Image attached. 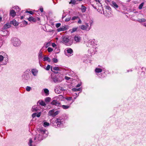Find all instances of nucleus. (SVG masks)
Segmentation results:
<instances>
[{
  "mask_svg": "<svg viewBox=\"0 0 146 146\" xmlns=\"http://www.w3.org/2000/svg\"><path fill=\"white\" fill-rule=\"evenodd\" d=\"M95 39L90 40H88L86 45L87 46L94 48L93 50L97 48V45L95 42Z\"/></svg>",
  "mask_w": 146,
  "mask_h": 146,
  "instance_id": "f257e3e1",
  "label": "nucleus"
},
{
  "mask_svg": "<svg viewBox=\"0 0 146 146\" xmlns=\"http://www.w3.org/2000/svg\"><path fill=\"white\" fill-rule=\"evenodd\" d=\"M12 43L13 45L15 46H19L21 44V41L17 38L15 37L12 38Z\"/></svg>",
  "mask_w": 146,
  "mask_h": 146,
  "instance_id": "f03ea898",
  "label": "nucleus"
},
{
  "mask_svg": "<svg viewBox=\"0 0 146 146\" xmlns=\"http://www.w3.org/2000/svg\"><path fill=\"white\" fill-rule=\"evenodd\" d=\"M64 119L61 118L56 119L55 121V123L56 124L57 126L60 127L62 126L64 122Z\"/></svg>",
  "mask_w": 146,
  "mask_h": 146,
  "instance_id": "7ed1b4c3",
  "label": "nucleus"
},
{
  "mask_svg": "<svg viewBox=\"0 0 146 146\" xmlns=\"http://www.w3.org/2000/svg\"><path fill=\"white\" fill-rule=\"evenodd\" d=\"M59 113V111H57L54 112V110L53 109L49 111L48 113V115L50 116L54 117L58 115Z\"/></svg>",
  "mask_w": 146,
  "mask_h": 146,
  "instance_id": "20e7f679",
  "label": "nucleus"
},
{
  "mask_svg": "<svg viewBox=\"0 0 146 146\" xmlns=\"http://www.w3.org/2000/svg\"><path fill=\"white\" fill-rule=\"evenodd\" d=\"M39 133L42 136L43 138L47 137L48 132L45 129H40L39 131Z\"/></svg>",
  "mask_w": 146,
  "mask_h": 146,
  "instance_id": "39448f33",
  "label": "nucleus"
},
{
  "mask_svg": "<svg viewBox=\"0 0 146 146\" xmlns=\"http://www.w3.org/2000/svg\"><path fill=\"white\" fill-rule=\"evenodd\" d=\"M81 29L82 30H86L87 31H89L91 29V26H90L88 23H86L85 25H82L81 26Z\"/></svg>",
  "mask_w": 146,
  "mask_h": 146,
  "instance_id": "423d86ee",
  "label": "nucleus"
},
{
  "mask_svg": "<svg viewBox=\"0 0 146 146\" xmlns=\"http://www.w3.org/2000/svg\"><path fill=\"white\" fill-rule=\"evenodd\" d=\"M63 42L65 45H69L70 44L69 43V39L68 36H64L62 37Z\"/></svg>",
  "mask_w": 146,
  "mask_h": 146,
  "instance_id": "0eeeda50",
  "label": "nucleus"
},
{
  "mask_svg": "<svg viewBox=\"0 0 146 146\" xmlns=\"http://www.w3.org/2000/svg\"><path fill=\"white\" fill-rule=\"evenodd\" d=\"M67 53L65 54L66 55L68 56H70L73 54V51L70 48H68L65 49Z\"/></svg>",
  "mask_w": 146,
  "mask_h": 146,
  "instance_id": "6e6552de",
  "label": "nucleus"
},
{
  "mask_svg": "<svg viewBox=\"0 0 146 146\" xmlns=\"http://www.w3.org/2000/svg\"><path fill=\"white\" fill-rule=\"evenodd\" d=\"M43 138L42 135L39 133L38 134H36L35 137L34 138V140L36 141H41L43 139Z\"/></svg>",
  "mask_w": 146,
  "mask_h": 146,
  "instance_id": "1a4fd4ad",
  "label": "nucleus"
},
{
  "mask_svg": "<svg viewBox=\"0 0 146 146\" xmlns=\"http://www.w3.org/2000/svg\"><path fill=\"white\" fill-rule=\"evenodd\" d=\"M51 104L52 105H55L56 106L60 104V103L57 100H54L51 102Z\"/></svg>",
  "mask_w": 146,
  "mask_h": 146,
  "instance_id": "9d476101",
  "label": "nucleus"
},
{
  "mask_svg": "<svg viewBox=\"0 0 146 146\" xmlns=\"http://www.w3.org/2000/svg\"><path fill=\"white\" fill-rule=\"evenodd\" d=\"M38 72V70L36 69H33L31 70V72L34 76L37 75Z\"/></svg>",
  "mask_w": 146,
  "mask_h": 146,
  "instance_id": "9b49d317",
  "label": "nucleus"
},
{
  "mask_svg": "<svg viewBox=\"0 0 146 146\" xmlns=\"http://www.w3.org/2000/svg\"><path fill=\"white\" fill-rule=\"evenodd\" d=\"M74 40L76 42H79L81 40V38L80 36H75L74 37Z\"/></svg>",
  "mask_w": 146,
  "mask_h": 146,
  "instance_id": "f8f14e48",
  "label": "nucleus"
},
{
  "mask_svg": "<svg viewBox=\"0 0 146 146\" xmlns=\"http://www.w3.org/2000/svg\"><path fill=\"white\" fill-rule=\"evenodd\" d=\"M38 106L37 105H35L33 106L32 108V111L33 112H35L37 111L38 109Z\"/></svg>",
  "mask_w": 146,
  "mask_h": 146,
  "instance_id": "ddd939ff",
  "label": "nucleus"
},
{
  "mask_svg": "<svg viewBox=\"0 0 146 146\" xmlns=\"http://www.w3.org/2000/svg\"><path fill=\"white\" fill-rule=\"evenodd\" d=\"M111 4L115 9L118 8V5L114 1H112Z\"/></svg>",
  "mask_w": 146,
  "mask_h": 146,
  "instance_id": "4468645a",
  "label": "nucleus"
},
{
  "mask_svg": "<svg viewBox=\"0 0 146 146\" xmlns=\"http://www.w3.org/2000/svg\"><path fill=\"white\" fill-rule=\"evenodd\" d=\"M16 15V12L14 10H12L10 11V15L11 16L13 17Z\"/></svg>",
  "mask_w": 146,
  "mask_h": 146,
  "instance_id": "2eb2a0df",
  "label": "nucleus"
},
{
  "mask_svg": "<svg viewBox=\"0 0 146 146\" xmlns=\"http://www.w3.org/2000/svg\"><path fill=\"white\" fill-rule=\"evenodd\" d=\"M10 23L11 24L15 26H17L18 25V23L15 20H13L12 21H11Z\"/></svg>",
  "mask_w": 146,
  "mask_h": 146,
  "instance_id": "dca6fc26",
  "label": "nucleus"
},
{
  "mask_svg": "<svg viewBox=\"0 0 146 146\" xmlns=\"http://www.w3.org/2000/svg\"><path fill=\"white\" fill-rule=\"evenodd\" d=\"M51 78L53 80V81L55 83L60 82V80H58V78L56 76L52 77Z\"/></svg>",
  "mask_w": 146,
  "mask_h": 146,
  "instance_id": "f3484780",
  "label": "nucleus"
},
{
  "mask_svg": "<svg viewBox=\"0 0 146 146\" xmlns=\"http://www.w3.org/2000/svg\"><path fill=\"white\" fill-rule=\"evenodd\" d=\"M28 20L30 21H32L34 22H35L37 21L36 19L34 18L33 17H30L28 18Z\"/></svg>",
  "mask_w": 146,
  "mask_h": 146,
  "instance_id": "a211bd4d",
  "label": "nucleus"
},
{
  "mask_svg": "<svg viewBox=\"0 0 146 146\" xmlns=\"http://www.w3.org/2000/svg\"><path fill=\"white\" fill-rule=\"evenodd\" d=\"M6 56L7 57V55L5 53L4 54L3 56L0 55V62H2L4 58H5Z\"/></svg>",
  "mask_w": 146,
  "mask_h": 146,
  "instance_id": "6ab92c4d",
  "label": "nucleus"
},
{
  "mask_svg": "<svg viewBox=\"0 0 146 146\" xmlns=\"http://www.w3.org/2000/svg\"><path fill=\"white\" fill-rule=\"evenodd\" d=\"M137 21L140 23L144 22L146 21V19L144 18L138 19Z\"/></svg>",
  "mask_w": 146,
  "mask_h": 146,
  "instance_id": "aec40b11",
  "label": "nucleus"
},
{
  "mask_svg": "<svg viewBox=\"0 0 146 146\" xmlns=\"http://www.w3.org/2000/svg\"><path fill=\"white\" fill-rule=\"evenodd\" d=\"M60 107L64 109H67L70 108V106L69 105H62L60 106Z\"/></svg>",
  "mask_w": 146,
  "mask_h": 146,
  "instance_id": "412c9836",
  "label": "nucleus"
},
{
  "mask_svg": "<svg viewBox=\"0 0 146 146\" xmlns=\"http://www.w3.org/2000/svg\"><path fill=\"white\" fill-rule=\"evenodd\" d=\"M10 23H7L4 25V27L5 29H7L11 27Z\"/></svg>",
  "mask_w": 146,
  "mask_h": 146,
  "instance_id": "4be33fe9",
  "label": "nucleus"
},
{
  "mask_svg": "<svg viewBox=\"0 0 146 146\" xmlns=\"http://www.w3.org/2000/svg\"><path fill=\"white\" fill-rule=\"evenodd\" d=\"M43 58L42 52L40 51L38 54V59L39 60H40Z\"/></svg>",
  "mask_w": 146,
  "mask_h": 146,
  "instance_id": "5701e85b",
  "label": "nucleus"
},
{
  "mask_svg": "<svg viewBox=\"0 0 146 146\" xmlns=\"http://www.w3.org/2000/svg\"><path fill=\"white\" fill-rule=\"evenodd\" d=\"M81 10L82 12L84 13L86 11V8L85 6H84L83 5H82Z\"/></svg>",
  "mask_w": 146,
  "mask_h": 146,
  "instance_id": "b1692460",
  "label": "nucleus"
},
{
  "mask_svg": "<svg viewBox=\"0 0 146 146\" xmlns=\"http://www.w3.org/2000/svg\"><path fill=\"white\" fill-rule=\"evenodd\" d=\"M95 71L96 73H98L101 72L102 71V69L97 68L95 69Z\"/></svg>",
  "mask_w": 146,
  "mask_h": 146,
  "instance_id": "393cba45",
  "label": "nucleus"
},
{
  "mask_svg": "<svg viewBox=\"0 0 146 146\" xmlns=\"http://www.w3.org/2000/svg\"><path fill=\"white\" fill-rule=\"evenodd\" d=\"M72 90L74 92L79 91H82V89L81 88H73L72 89Z\"/></svg>",
  "mask_w": 146,
  "mask_h": 146,
  "instance_id": "a878e982",
  "label": "nucleus"
},
{
  "mask_svg": "<svg viewBox=\"0 0 146 146\" xmlns=\"http://www.w3.org/2000/svg\"><path fill=\"white\" fill-rule=\"evenodd\" d=\"M33 143V142L32 141V139H30L29 140V146H35L34 145H33V144L32 143Z\"/></svg>",
  "mask_w": 146,
  "mask_h": 146,
  "instance_id": "bb28decb",
  "label": "nucleus"
},
{
  "mask_svg": "<svg viewBox=\"0 0 146 146\" xmlns=\"http://www.w3.org/2000/svg\"><path fill=\"white\" fill-rule=\"evenodd\" d=\"M88 58V56L87 55H85L83 57L82 59L84 62H85L87 60Z\"/></svg>",
  "mask_w": 146,
  "mask_h": 146,
  "instance_id": "cd10ccee",
  "label": "nucleus"
},
{
  "mask_svg": "<svg viewBox=\"0 0 146 146\" xmlns=\"http://www.w3.org/2000/svg\"><path fill=\"white\" fill-rule=\"evenodd\" d=\"M78 29V27H74L72 28L71 31V33H72L76 31Z\"/></svg>",
  "mask_w": 146,
  "mask_h": 146,
  "instance_id": "c85d7f7f",
  "label": "nucleus"
},
{
  "mask_svg": "<svg viewBox=\"0 0 146 146\" xmlns=\"http://www.w3.org/2000/svg\"><path fill=\"white\" fill-rule=\"evenodd\" d=\"M44 92L46 94V96H48L49 94V91L47 89L45 88L44 89Z\"/></svg>",
  "mask_w": 146,
  "mask_h": 146,
  "instance_id": "c756f323",
  "label": "nucleus"
},
{
  "mask_svg": "<svg viewBox=\"0 0 146 146\" xmlns=\"http://www.w3.org/2000/svg\"><path fill=\"white\" fill-rule=\"evenodd\" d=\"M50 100L51 98H50L46 97L45 99V101L46 103H48L50 102Z\"/></svg>",
  "mask_w": 146,
  "mask_h": 146,
  "instance_id": "7c9ffc66",
  "label": "nucleus"
},
{
  "mask_svg": "<svg viewBox=\"0 0 146 146\" xmlns=\"http://www.w3.org/2000/svg\"><path fill=\"white\" fill-rule=\"evenodd\" d=\"M50 123H48L45 122L44 123L43 125L45 127H46L49 125Z\"/></svg>",
  "mask_w": 146,
  "mask_h": 146,
  "instance_id": "2f4dec72",
  "label": "nucleus"
},
{
  "mask_svg": "<svg viewBox=\"0 0 146 146\" xmlns=\"http://www.w3.org/2000/svg\"><path fill=\"white\" fill-rule=\"evenodd\" d=\"M144 3H142L139 5V8L140 9H142Z\"/></svg>",
  "mask_w": 146,
  "mask_h": 146,
  "instance_id": "473e14b6",
  "label": "nucleus"
},
{
  "mask_svg": "<svg viewBox=\"0 0 146 146\" xmlns=\"http://www.w3.org/2000/svg\"><path fill=\"white\" fill-rule=\"evenodd\" d=\"M65 29L64 28H60L57 29V31L58 32H60L61 31H64Z\"/></svg>",
  "mask_w": 146,
  "mask_h": 146,
  "instance_id": "72a5a7b5",
  "label": "nucleus"
},
{
  "mask_svg": "<svg viewBox=\"0 0 146 146\" xmlns=\"http://www.w3.org/2000/svg\"><path fill=\"white\" fill-rule=\"evenodd\" d=\"M14 9H15L16 10L18 11H19L20 10V9L19 7L17 6H15L13 7Z\"/></svg>",
  "mask_w": 146,
  "mask_h": 146,
  "instance_id": "f704fd0d",
  "label": "nucleus"
},
{
  "mask_svg": "<svg viewBox=\"0 0 146 146\" xmlns=\"http://www.w3.org/2000/svg\"><path fill=\"white\" fill-rule=\"evenodd\" d=\"M40 104L41 105L43 106H45L46 105L45 103L43 101H41L40 102Z\"/></svg>",
  "mask_w": 146,
  "mask_h": 146,
  "instance_id": "c9c22d12",
  "label": "nucleus"
},
{
  "mask_svg": "<svg viewBox=\"0 0 146 146\" xmlns=\"http://www.w3.org/2000/svg\"><path fill=\"white\" fill-rule=\"evenodd\" d=\"M31 88L30 87L27 86L26 87V90L28 92L30 91L31 90Z\"/></svg>",
  "mask_w": 146,
  "mask_h": 146,
  "instance_id": "e433bc0d",
  "label": "nucleus"
},
{
  "mask_svg": "<svg viewBox=\"0 0 146 146\" xmlns=\"http://www.w3.org/2000/svg\"><path fill=\"white\" fill-rule=\"evenodd\" d=\"M53 49L51 47H48L47 49L48 51V52H50L53 51Z\"/></svg>",
  "mask_w": 146,
  "mask_h": 146,
  "instance_id": "4c0bfd02",
  "label": "nucleus"
},
{
  "mask_svg": "<svg viewBox=\"0 0 146 146\" xmlns=\"http://www.w3.org/2000/svg\"><path fill=\"white\" fill-rule=\"evenodd\" d=\"M52 69L54 70H56V71H58V70H60L59 68L57 67H53L52 68Z\"/></svg>",
  "mask_w": 146,
  "mask_h": 146,
  "instance_id": "58836bf2",
  "label": "nucleus"
},
{
  "mask_svg": "<svg viewBox=\"0 0 146 146\" xmlns=\"http://www.w3.org/2000/svg\"><path fill=\"white\" fill-rule=\"evenodd\" d=\"M78 18V16H74L71 19L72 21Z\"/></svg>",
  "mask_w": 146,
  "mask_h": 146,
  "instance_id": "ea45409f",
  "label": "nucleus"
},
{
  "mask_svg": "<svg viewBox=\"0 0 146 146\" xmlns=\"http://www.w3.org/2000/svg\"><path fill=\"white\" fill-rule=\"evenodd\" d=\"M50 42H48L46 44H45V47L46 48H47L48 47V46H49L50 45Z\"/></svg>",
  "mask_w": 146,
  "mask_h": 146,
  "instance_id": "a19ab883",
  "label": "nucleus"
},
{
  "mask_svg": "<svg viewBox=\"0 0 146 146\" xmlns=\"http://www.w3.org/2000/svg\"><path fill=\"white\" fill-rule=\"evenodd\" d=\"M76 3V1L75 0H71L70 3H71L75 4Z\"/></svg>",
  "mask_w": 146,
  "mask_h": 146,
  "instance_id": "79ce46f5",
  "label": "nucleus"
},
{
  "mask_svg": "<svg viewBox=\"0 0 146 146\" xmlns=\"http://www.w3.org/2000/svg\"><path fill=\"white\" fill-rule=\"evenodd\" d=\"M50 68V66L49 65H48L46 67V68H45V69L46 70H49Z\"/></svg>",
  "mask_w": 146,
  "mask_h": 146,
  "instance_id": "37998d69",
  "label": "nucleus"
},
{
  "mask_svg": "<svg viewBox=\"0 0 146 146\" xmlns=\"http://www.w3.org/2000/svg\"><path fill=\"white\" fill-rule=\"evenodd\" d=\"M71 17H67L65 21L68 22L71 19Z\"/></svg>",
  "mask_w": 146,
  "mask_h": 146,
  "instance_id": "c03bdc74",
  "label": "nucleus"
},
{
  "mask_svg": "<svg viewBox=\"0 0 146 146\" xmlns=\"http://www.w3.org/2000/svg\"><path fill=\"white\" fill-rule=\"evenodd\" d=\"M25 12L28 13L31 15H32L33 13V12L32 11H26Z\"/></svg>",
  "mask_w": 146,
  "mask_h": 146,
  "instance_id": "a18cd8bd",
  "label": "nucleus"
},
{
  "mask_svg": "<svg viewBox=\"0 0 146 146\" xmlns=\"http://www.w3.org/2000/svg\"><path fill=\"white\" fill-rule=\"evenodd\" d=\"M53 61L54 63H57L58 62V60L56 58H54L53 59Z\"/></svg>",
  "mask_w": 146,
  "mask_h": 146,
  "instance_id": "49530a36",
  "label": "nucleus"
},
{
  "mask_svg": "<svg viewBox=\"0 0 146 146\" xmlns=\"http://www.w3.org/2000/svg\"><path fill=\"white\" fill-rule=\"evenodd\" d=\"M36 113H33L32 115V117L33 118L35 117L36 116Z\"/></svg>",
  "mask_w": 146,
  "mask_h": 146,
  "instance_id": "de8ad7c7",
  "label": "nucleus"
},
{
  "mask_svg": "<svg viewBox=\"0 0 146 146\" xmlns=\"http://www.w3.org/2000/svg\"><path fill=\"white\" fill-rule=\"evenodd\" d=\"M55 91L56 93L57 94H59L60 93V92L56 89H55Z\"/></svg>",
  "mask_w": 146,
  "mask_h": 146,
  "instance_id": "09e8293b",
  "label": "nucleus"
},
{
  "mask_svg": "<svg viewBox=\"0 0 146 146\" xmlns=\"http://www.w3.org/2000/svg\"><path fill=\"white\" fill-rule=\"evenodd\" d=\"M60 25H61V24L60 23H57L56 24V27L58 28L59 27H60Z\"/></svg>",
  "mask_w": 146,
  "mask_h": 146,
  "instance_id": "8fccbe9b",
  "label": "nucleus"
},
{
  "mask_svg": "<svg viewBox=\"0 0 146 146\" xmlns=\"http://www.w3.org/2000/svg\"><path fill=\"white\" fill-rule=\"evenodd\" d=\"M48 57H44L43 58V60L44 61H47Z\"/></svg>",
  "mask_w": 146,
  "mask_h": 146,
  "instance_id": "3c124183",
  "label": "nucleus"
},
{
  "mask_svg": "<svg viewBox=\"0 0 146 146\" xmlns=\"http://www.w3.org/2000/svg\"><path fill=\"white\" fill-rule=\"evenodd\" d=\"M67 100L70 101L72 99V97H68L66 99Z\"/></svg>",
  "mask_w": 146,
  "mask_h": 146,
  "instance_id": "603ef678",
  "label": "nucleus"
},
{
  "mask_svg": "<svg viewBox=\"0 0 146 146\" xmlns=\"http://www.w3.org/2000/svg\"><path fill=\"white\" fill-rule=\"evenodd\" d=\"M65 78L66 80H68L70 79V78L68 76H65Z\"/></svg>",
  "mask_w": 146,
  "mask_h": 146,
  "instance_id": "864d4df0",
  "label": "nucleus"
},
{
  "mask_svg": "<svg viewBox=\"0 0 146 146\" xmlns=\"http://www.w3.org/2000/svg\"><path fill=\"white\" fill-rule=\"evenodd\" d=\"M40 114H41L40 112H39L38 114H36V116L37 117H39L40 116Z\"/></svg>",
  "mask_w": 146,
  "mask_h": 146,
  "instance_id": "5fc2aeb1",
  "label": "nucleus"
},
{
  "mask_svg": "<svg viewBox=\"0 0 146 146\" xmlns=\"http://www.w3.org/2000/svg\"><path fill=\"white\" fill-rule=\"evenodd\" d=\"M52 46L53 47H54L56 46V45L54 43H52Z\"/></svg>",
  "mask_w": 146,
  "mask_h": 146,
  "instance_id": "6e6d98bb",
  "label": "nucleus"
},
{
  "mask_svg": "<svg viewBox=\"0 0 146 146\" xmlns=\"http://www.w3.org/2000/svg\"><path fill=\"white\" fill-rule=\"evenodd\" d=\"M78 22L79 24H81L82 23V21L80 19H79V20Z\"/></svg>",
  "mask_w": 146,
  "mask_h": 146,
  "instance_id": "4d7b16f0",
  "label": "nucleus"
},
{
  "mask_svg": "<svg viewBox=\"0 0 146 146\" xmlns=\"http://www.w3.org/2000/svg\"><path fill=\"white\" fill-rule=\"evenodd\" d=\"M81 84H79L77 85L76 86V87L78 88L80 87L81 86Z\"/></svg>",
  "mask_w": 146,
  "mask_h": 146,
  "instance_id": "13d9d810",
  "label": "nucleus"
},
{
  "mask_svg": "<svg viewBox=\"0 0 146 146\" xmlns=\"http://www.w3.org/2000/svg\"><path fill=\"white\" fill-rule=\"evenodd\" d=\"M23 24H25L27 25L28 24L27 22L26 21H23Z\"/></svg>",
  "mask_w": 146,
  "mask_h": 146,
  "instance_id": "bf43d9fd",
  "label": "nucleus"
},
{
  "mask_svg": "<svg viewBox=\"0 0 146 146\" xmlns=\"http://www.w3.org/2000/svg\"><path fill=\"white\" fill-rule=\"evenodd\" d=\"M40 10L41 12H42L43 11V8H40Z\"/></svg>",
  "mask_w": 146,
  "mask_h": 146,
  "instance_id": "052dcab7",
  "label": "nucleus"
},
{
  "mask_svg": "<svg viewBox=\"0 0 146 146\" xmlns=\"http://www.w3.org/2000/svg\"><path fill=\"white\" fill-rule=\"evenodd\" d=\"M96 2H98L99 3H100V1L99 0H95Z\"/></svg>",
  "mask_w": 146,
  "mask_h": 146,
  "instance_id": "680f3d73",
  "label": "nucleus"
},
{
  "mask_svg": "<svg viewBox=\"0 0 146 146\" xmlns=\"http://www.w3.org/2000/svg\"><path fill=\"white\" fill-rule=\"evenodd\" d=\"M107 7V8L108 9V10H110L111 9V8L110 7Z\"/></svg>",
  "mask_w": 146,
  "mask_h": 146,
  "instance_id": "e2e57ef3",
  "label": "nucleus"
},
{
  "mask_svg": "<svg viewBox=\"0 0 146 146\" xmlns=\"http://www.w3.org/2000/svg\"><path fill=\"white\" fill-rule=\"evenodd\" d=\"M47 61L48 62H50V59L49 57H48Z\"/></svg>",
  "mask_w": 146,
  "mask_h": 146,
  "instance_id": "0e129e2a",
  "label": "nucleus"
},
{
  "mask_svg": "<svg viewBox=\"0 0 146 146\" xmlns=\"http://www.w3.org/2000/svg\"><path fill=\"white\" fill-rule=\"evenodd\" d=\"M143 25L144 26L146 27V23H143Z\"/></svg>",
  "mask_w": 146,
  "mask_h": 146,
  "instance_id": "69168bd1",
  "label": "nucleus"
},
{
  "mask_svg": "<svg viewBox=\"0 0 146 146\" xmlns=\"http://www.w3.org/2000/svg\"><path fill=\"white\" fill-rule=\"evenodd\" d=\"M37 19V20L39 21L40 20V18H36Z\"/></svg>",
  "mask_w": 146,
  "mask_h": 146,
  "instance_id": "338daca9",
  "label": "nucleus"
},
{
  "mask_svg": "<svg viewBox=\"0 0 146 146\" xmlns=\"http://www.w3.org/2000/svg\"><path fill=\"white\" fill-rule=\"evenodd\" d=\"M92 22H91L90 23V26H91H91L92 25Z\"/></svg>",
  "mask_w": 146,
  "mask_h": 146,
  "instance_id": "774afa93",
  "label": "nucleus"
}]
</instances>
